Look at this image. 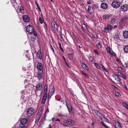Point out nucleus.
Segmentation results:
<instances>
[{
	"label": "nucleus",
	"instance_id": "obj_47",
	"mask_svg": "<svg viewBox=\"0 0 128 128\" xmlns=\"http://www.w3.org/2000/svg\"><path fill=\"white\" fill-rule=\"evenodd\" d=\"M19 128H26L25 126H22L20 125L19 126Z\"/></svg>",
	"mask_w": 128,
	"mask_h": 128
},
{
	"label": "nucleus",
	"instance_id": "obj_35",
	"mask_svg": "<svg viewBox=\"0 0 128 128\" xmlns=\"http://www.w3.org/2000/svg\"><path fill=\"white\" fill-rule=\"evenodd\" d=\"M41 115V114L40 112H38L36 117L40 118Z\"/></svg>",
	"mask_w": 128,
	"mask_h": 128
},
{
	"label": "nucleus",
	"instance_id": "obj_63",
	"mask_svg": "<svg viewBox=\"0 0 128 128\" xmlns=\"http://www.w3.org/2000/svg\"><path fill=\"white\" fill-rule=\"evenodd\" d=\"M62 57H63V58L64 60V62H65V63H66V60H65V58H64V56H62Z\"/></svg>",
	"mask_w": 128,
	"mask_h": 128
},
{
	"label": "nucleus",
	"instance_id": "obj_14",
	"mask_svg": "<svg viewBox=\"0 0 128 128\" xmlns=\"http://www.w3.org/2000/svg\"><path fill=\"white\" fill-rule=\"evenodd\" d=\"M43 68V66L42 64L40 62H39L38 63L37 65V68L40 71L42 70Z\"/></svg>",
	"mask_w": 128,
	"mask_h": 128
},
{
	"label": "nucleus",
	"instance_id": "obj_36",
	"mask_svg": "<svg viewBox=\"0 0 128 128\" xmlns=\"http://www.w3.org/2000/svg\"><path fill=\"white\" fill-rule=\"evenodd\" d=\"M112 76L113 77V78H114L116 80H118V77L117 76L115 75H112Z\"/></svg>",
	"mask_w": 128,
	"mask_h": 128
},
{
	"label": "nucleus",
	"instance_id": "obj_20",
	"mask_svg": "<svg viewBox=\"0 0 128 128\" xmlns=\"http://www.w3.org/2000/svg\"><path fill=\"white\" fill-rule=\"evenodd\" d=\"M13 6L14 7H15L17 5V4L16 2V0H10Z\"/></svg>",
	"mask_w": 128,
	"mask_h": 128
},
{
	"label": "nucleus",
	"instance_id": "obj_42",
	"mask_svg": "<svg viewBox=\"0 0 128 128\" xmlns=\"http://www.w3.org/2000/svg\"><path fill=\"white\" fill-rule=\"evenodd\" d=\"M117 73L118 75L120 76H121L122 75V74L121 73L119 72H117Z\"/></svg>",
	"mask_w": 128,
	"mask_h": 128
},
{
	"label": "nucleus",
	"instance_id": "obj_3",
	"mask_svg": "<svg viewBox=\"0 0 128 128\" xmlns=\"http://www.w3.org/2000/svg\"><path fill=\"white\" fill-rule=\"evenodd\" d=\"M64 123L66 125H72L75 124V122L72 120L68 119L64 121Z\"/></svg>",
	"mask_w": 128,
	"mask_h": 128
},
{
	"label": "nucleus",
	"instance_id": "obj_6",
	"mask_svg": "<svg viewBox=\"0 0 128 128\" xmlns=\"http://www.w3.org/2000/svg\"><path fill=\"white\" fill-rule=\"evenodd\" d=\"M26 30L29 33L31 34L34 32V28L31 25H28L26 27Z\"/></svg>",
	"mask_w": 128,
	"mask_h": 128
},
{
	"label": "nucleus",
	"instance_id": "obj_44",
	"mask_svg": "<svg viewBox=\"0 0 128 128\" xmlns=\"http://www.w3.org/2000/svg\"><path fill=\"white\" fill-rule=\"evenodd\" d=\"M122 104L125 107H126L128 105L125 102H123L122 103Z\"/></svg>",
	"mask_w": 128,
	"mask_h": 128
},
{
	"label": "nucleus",
	"instance_id": "obj_64",
	"mask_svg": "<svg viewBox=\"0 0 128 128\" xmlns=\"http://www.w3.org/2000/svg\"><path fill=\"white\" fill-rule=\"evenodd\" d=\"M51 124H50L49 125L48 127L47 128H51Z\"/></svg>",
	"mask_w": 128,
	"mask_h": 128
},
{
	"label": "nucleus",
	"instance_id": "obj_9",
	"mask_svg": "<svg viewBox=\"0 0 128 128\" xmlns=\"http://www.w3.org/2000/svg\"><path fill=\"white\" fill-rule=\"evenodd\" d=\"M121 11L125 12L128 10V5L127 4H124L120 6Z\"/></svg>",
	"mask_w": 128,
	"mask_h": 128
},
{
	"label": "nucleus",
	"instance_id": "obj_49",
	"mask_svg": "<svg viewBox=\"0 0 128 128\" xmlns=\"http://www.w3.org/2000/svg\"><path fill=\"white\" fill-rule=\"evenodd\" d=\"M94 64L95 65V66L97 68H98V67L99 66L98 65V64L96 63H94Z\"/></svg>",
	"mask_w": 128,
	"mask_h": 128
},
{
	"label": "nucleus",
	"instance_id": "obj_41",
	"mask_svg": "<svg viewBox=\"0 0 128 128\" xmlns=\"http://www.w3.org/2000/svg\"><path fill=\"white\" fill-rule=\"evenodd\" d=\"M39 20L40 23L41 24H42L43 22V21L42 20V18L40 17L39 18Z\"/></svg>",
	"mask_w": 128,
	"mask_h": 128
},
{
	"label": "nucleus",
	"instance_id": "obj_55",
	"mask_svg": "<svg viewBox=\"0 0 128 128\" xmlns=\"http://www.w3.org/2000/svg\"><path fill=\"white\" fill-rule=\"evenodd\" d=\"M48 106L47 109H46V113H48V112H49V110H48Z\"/></svg>",
	"mask_w": 128,
	"mask_h": 128
},
{
	"label": "nucleus",
	"instance_id": "obj_1",
	"mask_svg": "<svg viewBox=\"0 0 128 128\" xmlns=\"http://www.w3.org/2000/svg\"><path fill=\"white\" fill-rule=\"evenodd\" d=\"M34 109L32 107L28 108L26 112L27 115L29 117L32 116L34 113Z\"/></svg>",
	"mask_w": 128,
	"mask_h": 128
},
{
	"label": "nucleus",
	"instance_id": "obj_57",
	"mask_svg": "<svg viewBox=\"0 0 128 128\" xmlns=\"http://www.w3.org/2000/svg\"><path fill=\"white\" fill-rule=\"evenodd\" d=\"M100 43L97 44H96V46L98 48H100Z\"/></svg>",
	"mask_w": 128,
	"mask_h": 128
},
{
	"label": "nucleus",
	"instance_id": "obj_29",
	"mask_svg": "<svg viewBox=\"0 0 128 128\" xmlns=\"http://www.w3.org/2000/svg\"><path fill=\"white\" fill-rule=\"evenodd\" d=\"M48 90V86L46 85H45L44 86V93H45V92L46 93V91H47Z\"/></svg>",
	"mask_w": 128,
	"mask_h": 128
},
{
	"label": "nucleus",
	"instance_id": "obj_54",
	"mask_svg": "<svg viewBox=\"0 0 128 128\" xmlns=\"http://www.w3.org/2000/svg\"><path fill=\"white\" fill-rule=\"evenodd\" d=\"M46 100H45L42 99V104H44V103L45 102Z\"/></svg>",
	"mask_w": 128,
	"mask_h": 128
},
{
	"label": "nucleus",
	"instance_id": "obj_17",
	"mask_svg": "<svg viewBox=\"0 0 128 128\" xmlns=\"http://www.w3.org/2000/svg\"><path fill=\"white\" fill-rule=\"evenodd\" d=\"M27 122V120L25 118H21L20 120V123L22 125L25 124Z\"/></svg>",
	"mask_w": 128,
	"mask_h": 128
},
{
	"label": "nucleus",
	"instance_id": "obj_5",
	"mask_svg": "<svg viewBox=\"0 0 128 128\" xmlns=\"http://www.w3.org/2000/svg\"><path fill=\"white\" fill-rule=\"evenodd\" d=\"M52 27V29L54 31H57L58 27L55 21L53 20L51 22Z\"/></svg>",
	"mask_w": 128,
	"mask_h": 128
},
{
	"label": "nucleus",
	"instance_id": "obj_33",
	"mask_svg": "<svg viewBox=\"0 0 128 128\" xmlns=\"http://www.w3.org/2000/svg\"><path fill=\"white\" fill-rule=\"evenodd\" d=\"M101 123L102 124V125L106 128H109L108 126L106 125V124L104 123L102 121Z\"/></svg>",
	"mask_w": 128,
	"mask_h": 128
},
{
	"label": "nucleus",
	"instance_id": "obj_23",
	"mask_svg": "<svg viewBox=\"0 0 128 128\" xmlns=\"http://www.w3.org/2000/svg\"><path fill=\"white\" fill-rule=\"evenodd\" d=\"M124 52L126 53H128V46H125L124 48Z\"/></svg>",
	"mask_w": 128,
	"mask_h": 128
},
{
	"label": "nucleus",
	"instance_id": "obj_21",
	"mask_svg": "<svg viewBox=\"0 0 128 128\" xmlns=\"http://www.w3.org/2000/svg\"><path fill=\"white\" fill-rule=\"evenodd\" d=\"M124 36L125 38H127L128 37V31H124Z\"/></svg>",
	"mask_w": 128,
	"mask_h": 128
},
{
	"label": "nucleus",
	"instance_id": "obj_13",
	"mask_svg": "<svg viewBox=\"0 0 128 128\" xmlns=\"http://www.w3.org/2000/svg\"><path fill=\"white\" fill-rule=\"evenodd\" d=\"M111 16V14H106L103 16V18L104 20H106L109 19Z\"/></svg>",
	"mask_w": 128,
	"mask_h": 128
},
{
	"label": "nucleus",
	"instance_id": "obj_46",
	"mask_svg": "<svg viewBox=\"0 0 128 128\" xmlns=\"http://www.w3.org/2000/svg\"><path fill=\"white\" fill-rule=\"evenodd\" d=\"M94 52L96 54H97L98 55H99V54L98 53V50H94Z\"/></svg>",
	"mask_w": 128,
	"mask_h": 128
},
{
	"label": "nucleus",
	"instance_id": "obj_22",
	"mask_svg": "<svg viewBox=\"0 0 128 128\" xmlns=\"http://www.w3.org/2000/svg\"><path fill=\"white\" fill-rule=\"evenodd\" d=\"M82 66L84 69L86 70H87L88 69L87 66H86V64L84 63H82Z\"/></svg>",
	"mask_w": 128,
	"mask_h": 128
},
{
	"label": "nucleus",
	"instance_id": "obj_53",
	"mask_svg": "<svg viewBox=\"0 0 128 128\" xmlns=\"http://www.w3.org/2000/svg\"><path fill=\"white\" fill-rule=\"evenodd\" d=\"M110 54L112 56H115L116 55L115 53L114 52H112V53L110 52Z\"/></svg>",
	"mask_w": 128,
	"mask_h": 128
},
{
	"label": "nucleus",
	"instance_id": "obj_62",
	"mask_svg": "<svg viewBox=\"0 0 128 128\" xmlns=\"http://www.w3.org/2000/svg\"><path fill=\"white\" fill-rule=\"evenodd\" d=\"M95 123L94 122H93L92 123V125L93 126H94V125Z\"/></svg>",
	"mask_w": 128,
	"mask_h": 128
},
{
	"label": "nucleus",
	"instance_id": "obj_60",
	"mask_svg": "<svg viewBox=\"0 0 128 128\" xmlns=\"http://www.w3.org/2000/svg\"><path fill=\"white\" fill-rule=\"evenodd\" d=\"M37 7L38 8V9H39V10L40 11H41V9H40V6L37 4Z\"/></svg>",
	"mask_w": 128,
	"mask_h": 128
},
{
	"label": "nucleus",
	"instance_id": "obj_31",
	"mask_svg": "<svg viewBox=\"0 0 128 128\" xmlns=\"http://www.w3.org/2000/svg\"><path fill=\"white\" fill-rule=\"evenodd\" d=\"M110 47L109 46H108L106 47V50L107 52H108V53L109 54H110Z\"/></svg>",
	"mask_w": 128,
	"mask_h": 128
},
{
	"label": "nucleus",
	"instance_id": "obj_37",
	"mask_svg": "<svg viewBox=\"0 0 128 128\" xmlns=\"http://www.w3.org/2000/svg\"><path fill=\"white\" fill-rule=\"evenodd\" d=\"M115 94L116 96H118L120 94V93L118 92L117 91L115 92Z\"/></svg>",
	"mask_w": 128,
	"mask_h": 128
},
{
	"label": "nucleus",
	"instance_id": "obj_2",
	"mask_svg": "<svg viewBox=\"0 0 128 128\" xmlns=\"http://www.w3.org/2000/svg\"><path fill=\"white\" fill-rule=\"evenodd\" d=\"M121 2L118 0H115L113 1L112 3V6L114 8H117L120 6Z\"/></svg>",
	"mask_w": 128,
	"mask_h": 128
},
{
	"label": "nucleus",
	"instance_id": "obj_32",
	"mask_svg": "<svg viewBox=\"0 0 128 128\" xmlns=\"http://www.w3.org/2000/svg\"><path fill=\"white\" fill-rule=\"evenodd\" d=\"M102 119L103 120H104V121L108 122H109V120L108 119L104 118L103 116L102 117Z\"/></svg>",
	"mask_w": 128,
	"mask_h": 128
},
{
	"label": "nucleus",
	"instance_id": "obj_61",
	"mask_svg": "<svg viewBox=\"0 0 128 128\" xmlns=\"http://www.w3.org/2000/svg\"><path fill=\"white\" fill-rule=\"evenodd\" d=\"M55 121H59V122H60V120L58 118H56V120H55Z\"/></svg>",
	"mask_w": 128,
	"mask_h": 128
},
{
	"label": "nucleus",
	"instance_id": "obj_52",
	"mask_svg": "<svg viewBox=\"0 0 128 128\" xmlns=\"http://www.w3.org/2000/svg\"><path fill=\"white\" fill-rule=\"evenodd\" d=\"M118 69L120 71L122 70V68L120 67H118Z\"/></svg>",
	"mask_w": 128,
	"mask_h": 128
},
{
	"label": "nucleus",
	"instance_id": "obj_12",
	"mask_svg": "<svg viewBox=\"0 0 128 128\" xmlns=\"http://www.w3.org/2000/svg\"><path fill=\"white\" fill-rule=\"evenodd\" d=\"M43 72L42 71H39L38 72L37 75L36 76L38 78L39 80L42 79V77Z\"/></svg>",
	"mask_w": 128,
	"mask_h": 128
},
{
	"label": "nucleus",
	"instance_id": "obj_11",
	"mask_svg": "<svg viewBox=\"0 0 128 128\" xmlns=\"http://www.w3.org/2000/svg\"><path fill=\"white\" fill-rule=\"evenodd\" d=\"M128 19V16H124L122 18L120 22V24L121 25H122V23L124 22L126 20Z\"/></svg>",
	"mask_w": 128,
	"mask_h": 128
},
{
	"label": "nucleus",
	"instance_id": "obj_56",
	"mask_svg": "<svg viewBox=\"0 0 128 128\" xmlns=\"http://www.w3.org/2000/svg\"><path fill=\"white\" fill-rule=\"evenodd\" d=\"M91 10V7L90 6H88V12H89Z\"/></svg>",
	"mask_w": 128,
	"mask_h": 128
},
{
	"label": "nucleus",
	"instance_id": "obj_19",
	"mask_svg": "<svg viewBox=\"0 0 128 128\" xmlns=\"http://www.w3.org/2000/svg\"><path fill=\"white\" fill-rule=\"evenodd\" d=\"M101 7L103 9H106L108 8V5L106 3H102L101 4Z\"/></svg>",
	"mask_w": 128,
	"mask_h": 128
},
{
	"label": "nucleus",
	"instance_id": "obj_48",
	"mask_svg": "<svg viewBox=\"0 0 128 128\" xmlns=\"http://www.w3.org/2000/svg\"><path fill=\"white\" fill-rule=\"evenodd\" d=\"M121 76L124 79H126V77L123 74H122V75Z\"/></svg>",
	"mask_w": 128,
	"mask_h": 128
},
{
	"label": "nucleus",
	"instance_id": "obj_39",
	"mask_svg": "<svg viewBox=\"0 0 128 128\" xmlns=\"http://www.w3.org/2000/svg\"><path fill=\"white\" fill-rule=\"evenodd\" d=\"M124 66L125 68L127 69H128V62L126 64H125L124 65Z\"/></svg>",
	"mask_w": 128,
	"mask_h": 128
},
{
	"label": "nucleus",
	"instance_id": "obj_26",
	"mask_svg": "<svg viewBox=\"0 0 128 128\" xmlns=\"http://www.w3.org/2000/svg\"><path fill=\"white\" fill-rule=\"evenodd\" d=\"M20 12L22 14L24 12V8L23 6H21L20 9Z\"/></svg>",
	"mask_w": 128,
	"mask_h": 128
},
{
	"label": "nucleus",
	"instance_id": "obj_8",
	"mask_svg": "<svg viewBox=\"0 0 128 128\" xmlns=\"http://www.w3.org/2000/svg\"><path fill=\"white\" fill-rule=\"evenodd\" d=\"M94 112L96 116L99 117L102 120H103L102 117L103 116L102 114L97 110H95Z\"/></svg>",
	"mask_w": 128,
	"mask_h": 128
},
{
	"label": "nucleus",
	"instance_id": "obj_27",
	"mask_svg": "<svg viewBox=\"0 0 128 128\" xmlns=\"http://www.w3.org/2000/svg\"><path fill=\"white\" fill-rule=\"evenodd\" d=\"M47 93H44V95L42 99L46 100V98L47 97Z\"/></svg>",
	"mask_w": 128,
	"mask_h": 128
},
{
	"label": "nucleus",
	"instance_id": "obj_51",
	"mask_svg": "<svg viewBox=\"0 0 128 128\" xmlns=\"http://www.w3.org/2000/svg\"><path fill=\"white\" fill-rule=\"evenodd\" d=\"M123 86L124 89L127 90H128V89L127 88V87L126 86V85L125 84H124Z\"/></svg>",
	"mask_w": 128,
	"mask_h": 128
},
{
	"label": "nucleus",
	"instance_id": "obj_45",
	"mask_svg": "<svg viewBox=\"0 0 128 128\" xmlns=\"http://www.w3.org/2000/svg\"><path fill=\"white\" fill-rule=\"evenodd\" d=\"M89 59L91 62L93 61L94 60V59L93 57L91 56H90V57Z\"/></svg>",
	"mask_w": 128,
	"mask_h": 128
},
{
	"label": "nucleus",
	"instance_id": "obj_15",
	"mask_svg": "<svg viewBox=\"0 0 128 128\" xmlns=\"http://www.w3.org/2000/svg\"><path fill=\"white\" fill-rule=\"evenodd\" d=\"M36 56L38 58L40 59H42V54L40 50L37 52Z\"/></svg>",
	"mask_w": 128,
	"mask_h": 128
},
{
	"label": "nucleus",
	"instance_id": "obj_25",
	"mask_svg": "<svg viewBox=\"0 0 128 128\" xmlns=\"http://www.w3.org/2000/svg\"><path fill=\"white\" fill-rule=\"evenodd\" d=\"M116 20L115 18H112L111 19V20L110 22V24H114L116 22Z\"/></svg>",
	"mask_w": 128,
	"mask_h": 128
},
{
	"label": "nucleus",
	"instance_id": "obj_4",
	"mask_svg": "<svg viewBox=\"0 0 128 128\" xmlns=\"http://www.w3.org/2000/svg\"><path fill=\"white\" fill-rule=\"evenodd\" d=\"M66 105L69 112H71L72 110V106L70 102L68 99L66 100Z\"/></svg>",
	"mask_w": 128,
	"mask_h": 128
},
{
	"label": "nucleus",
	"instance_id": "obj_50",
	"mask_svg": "<svg viewBox=\"0 0 128 128\" xmlns=\"http://www.w3.org/2000/svg\"><path fill=\"white\" fill-rule=\"evenodd\" d=\"M39 119V118L36 117V122H38Z\"/></svg>",
	"mask_w": 128,
	"mask_h": 128
},
{
	"label": "nucleus",
	"instance_id": "obj_24",
	"mask_svg": "<svg viewBox=\"0 0 128 128\" xmlns=\"http://www.w3.org/2000/svg\"><path fill=\"white\" fill-rule=\"evenodd\" d=\"M99 67L100 68H101L103 70L105 71V72H107V70L102 64H101L100 65Z\"/></svg>",
	"mask_w": 128,
	"mask_h": 128
},
{
	"label": "nucleus",
	"instance_id": "obj_43",
	"mask_svg": "<svg viewBox=\"0 0 128 128\" xmlns=\"http://www.w3.org/2000/svg\"><path fill=\"white\" fill-rule=\"evenodd\" d=\"M112 88L114 89L115 90H118V88L114 85H112Z\"/></svg>",
	"mask_w": 128,
	"mask_h": 128
},
{
	"label": "nucleus",
	"instance_id": "obj_34",
	"mask_svg": "<svg viewBox=\"0 0 128 128\" xmlns=\"http://www.w3.org/2000/svg\"><path fill=\"white\" fill-rule=\"evenodd\" d=\"M58 44L59 45V48L61 50L62 52H64V51L63 49L62 48L61 46V43L60 42H59L58 43Z\"/></svg>",
	"mask_w": 128,
	"mask_h": 128
},
{
	"label": "nucleus",
	"instance_id": "obj_18",
	"mask_svg": "<svg viewBox=\"0 0 128 128\" xmlns=\"http://www.w3.org/2000/svg\"><path fill=\"white\" fill-rule=\"evenodd\" d=\"M112 27L110 24H108L107 25V27H106L104 28L105 30H107L108 31L109 30H111L112 29Z\"/></svg>",
	"mask_w": 128,
	"mask_h": 128
},
{
	"label": "nucleus",
	"instance_id": "obj_10",
	"mask_svg": "<svg viewBox=\"0 0 128 128\" xmlns=\"http://www.w3.org/2000/svg\"><path fill=\"white\" fill-rule=\"evenodd\" d=\"M35 90L37 91L39 90H41L42 89V85L41 83H38L37 84L36 86Z\"/></svg>",
	"mask_w": 128,
	"mask_h": 128
},
{
	"label": "nucleus",
	"instance_id": "obj_58",
	"mask_svg": "<svg viewBox=\"0 0 128 128\" xmlns=\"http://www.w3.org/2000/svg\"><path fill=\"white\" fill-rule=\"evenodd\" d=\"M34 36H37V34L36 32H34Z\"/></svg>",
	"mask_w": 128,
	"mask_h": 128
},
{
	"label": "nucleus",
	"instance_id": "obj_7",
	"mask_svg": "<svg viewBox=\"0 0 128 128\" xmlns=\"http://www.w3.org/2000/svg\"><path fill=\"white\" fill-rule=\"evenodd\" d=\"M113 124L115 128H122V125L118 121H114L113 122Z\"/></svg>",
	"mask_w": 128,
	"mask_h": 128
},
{
	"label": "nucleus",
	"instance_id": "obj_59",
	"mask_svg": "<svg viewBox=\"0 0 128 128\" xmlns=\"http://www.w3.org/2000/svg\"><path fill=\"white\" fill-rule=\"evenodd\" d=\"M116 61L118 62V63L120 62V60L118 58L117 59H116Z\"/></svg>",
	"mask_w": 128,
	"mask_h": 128
},
{
	"label": "nucleus",
	"instance_id": "obj_16",
	"mask_svg": "<svg viewBox=\"0 0 128 128\" xmlns=\"http://www.w3.org/2000/svg\"><path fill=\"white\" fill-rule=\"evenodd\" d=\"M23 19L25 22H28L29 21V18L28 16L26 15H25L23 17Z\"/></svg>",
	"mask_w": 128,
	"mask_h": 128
},
{
	"label": "nucleus",
	"instance_id": "obj_38",
	"mask_svg": "<svg viewBox=\"0 0 128 128\" xmlns=\"http://www.w3.org/2000/svg\"><path fill=\"white\" fill-rule=\"evenodd\" d=\"M58 116L59 117L60 116H67V115H64L61 113H59L58 114Z\"/></svg>",
	"mask_w": 128,
	"mask_h": 128
},
{
	"label": "nucleus",
	"instance_id": "obj_30",
	"mask_svg": "<svg viewBox=\"0 0 128 128\" xmlns=\"http://www.w3.org/2000/svg\"><path fill=\"white\" fill-rule=\"evenodd\" d=\"M81 73L83 74L86 77H87L88 76V75L87 74H86L82 71H81Z\"/></svg>",
	"mask_w": 128,
	"mask_h": 128
},
{
	"label": "nucleus",
	"instance_id": "obj_28",
	"mask_svg": "<svg viewBox=\"0 0 128 128\" xmlns=\"http://www.w3.org/2000/svg\"><path fill=\"white\" fill-rule=\"evenodd\" d=\"M54 88H52L50 90V94H52L54 93Z\"/></svg>",
	"mask_w": 128,
	"mask_h": 128
},
{
	"label": "nucleus",
	"instance_id": "obj_40",
	"mask_svg": "<svg viewBox=\"0 0 128 128\" xmlns=\"http://www.w3.org/2000/svg\"><path fill=\"white\" fill-rule=\"evenodd\" d=\"M82 28L84 29H85L86 28V26L85 24H82Z\"/></svg>",
	"mask_w": 128,
	"mask_h": 128
}]
</instances>
